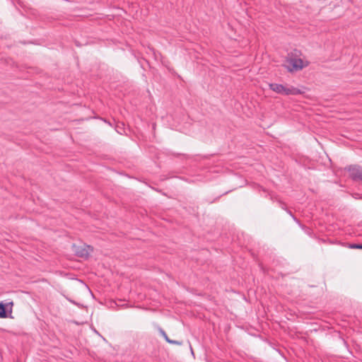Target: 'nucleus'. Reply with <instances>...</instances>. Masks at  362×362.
Returning <instances> with one entry per match:
<instances>
[{
	"mask_svg": "<svg viewBox=\"0 0 362 362\" xmlns=\"http://www.w3.org/2000/svg\"><path fill=\"white\" fill-rule=\"evenodd\" d=\"M269 88L275 93L284 95H296L302 93V91L291 86H284L278 83H270Z\"/></svg>",
	"mask_w": 362,
	"mask_h": 362,
	"instance_id": "1",
	"label": "nucleus"
},
{
	"mask_svg": "<svg viewBox=\"0 0 362 362\" xmlns=\"http://www.w3.org/2000/svg\"><path fill=\"white\" fill-rule=\"evenodd\" d=\"M308 64L307 62H304L300 58L290 57L285 62L284 66L289 71H294L301 70L303 68L308 66Z\"/></svg>",
	"mask_w": 362,
	"mask_h": 362,
	"instance_id": "2",
	"label": "nucleus"
},
{
	"mask_svg": "<svg viewBox=\"0 0 362 362\" xmlns=\"http://www.w3.org/2000/svg\"><path fill=\"white\" fill-rule=\"evenodd\" d=\"M349 175L354 180H362V167L361 166H350L349 168Z\"/></svg>",
	"mask_w": 362,
	"mask_h": 362,
	"instance_id": "3",
	"label": "nucleus"
},
{
	"mask_svg": "<svg viewBox=\"0 0 362 362\" xmlns=\"http://www.w3.org/2000/svg\"><path fill=\"white\" fill-rule=\"evenodd\" d=\"M92 251V249L90 246H87L85 248H81L76 250V253L78 257H87L90 252Z\"/></svg>",
	"mask_w": 362,
	"mask_h": 362,
	"instance_id": "4",
	"label": "nucleus"
},
{
	"mask_svg": "<svg viewBox=\"0 0 362 362\" xmlns=\"http://www.w3.org/2000/svg\"><path fill=\"white\" fill-rule=\"evenodd\" d=\"M6 317V313L5 310V307L3 304L0 303V317Z\"/></svg>",
	"mask_w": 362,
	"mask_h": 362,
	"instance_id": "5",
	"label": "nucleus"
},
{
	"mask_svg": "<svg viewBox=\"0 0 362 362\" xmlns=\"http://www.w3.org/2000/svg\"><path fill=\"white\" fill-rule=\"evenodd\" d=\"M160 331V333L161 334V335L164 337V339H165V341L167 342H168V340H170V339L168 337L167 334L165 333V332L163 329H159Z\"/></svg>",
	"mask_w": 362,
	"mask_h": 362,
	"instance_id": "6",
	"label": "nucleus"
},
{
	"mask_svg": "<svg viewBox=\"0 0 362 362\" xmlns=\"http://www.w3.org/2000/svg\"><path fill=\"white\" fill-rule=\"evenodd\" d=\"M350 247L354 249H362V244H353Z\"/></svg>",
	"mask_w": 362,
	"mask_h": 362,
	"instance_id": "7",
	"label": "nucleus"
},
{
	"mask_svg": "<svg viewBox=\"0 0 362 362\" xmlns=\"http://www.w3.org/2000/svg\"><path fill=\"white\" fill-rule=\"evenodd\" d=\"M168 343L171 344H176V345H181L182 344L181 341H175V340H172V339L168 340Z\"/></svg>",
	"mask_w": 362,
	"mask_h": 362,
	"instance_id": "8",
	"label": "nucleus"
},
{
	"mask_svg": "<svg viewBox=\"0 0 362 362\" xmlns=\"http://www.w3.org/2000/svg\"><path fill=\"white\" fill-rule=\"evenodd\" d=\"M190 350L192 351V353L193 354L192 348L190 347Z\"/></svg>",
	"mask_w": 362,
	"mask_h": 362,
	"instance_id": "9",
	"label": "nucleus"
}]
</instances>
